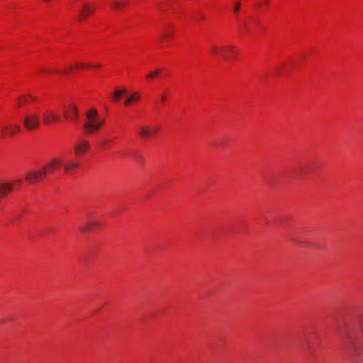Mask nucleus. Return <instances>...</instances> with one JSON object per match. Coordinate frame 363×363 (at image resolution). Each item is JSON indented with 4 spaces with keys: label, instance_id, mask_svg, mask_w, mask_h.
<instances>
[{
    "label": "nucleus",
    "instance_id": "nucleus-1",
    "mask_svg": "<svg viewBox=\"0 0 363 363\" xmlns=\"http://www.w3.org/2000/svg\"><path fill=\"white\" fill-rule=\"evenodd\" d=\"M86 118L84 128L89 134L99 130L104 124V121L99 118L98 112L95 108H91L86 112Z\"/></svg>",
    "mask_w": 363,
    "mask_h": 363
},
{
    "label": "nucleus",
    "instance_id": "nucleus-2",
    "mask_svg": "<svg viewBox=\"0 0 363 363\" xmlns=\"http://www.w3.org/2000/svg\"><path fill=\"white\" fill-rule=\"evenodd\" d=\"M211 54L215 57H220L227 59L228 55H236L235 48L232 45L212 46L210 48Z\"/></svg>",
    "mask_w": 363,
    "mask_h": 363
},
{
    "label": "nucleus",
    "instance_id": "nucleus-3",
    "mask_svg": "<svg viewBox=\"0 0 363 363\" xmlns=\"http://www.w3.org/2000/svg\"><path fill=\"white\" fill-rule=\"evenodd\" d=\"M48 174L47 168H42L40 170L30 169L27 172L25 176L26 182L30 184H35L43 180Z\"/></svg>",
    "mask_w": 363,
    "mask_h": 363
},
{
    "label": "nucleus",
    "instance_id": "nucleus-4",
    "mask_svg": "<svg viewBox=\"0 0 363 363\" xmlns=\"http://www.w3.org/2000/svg\"><path fill=\"white\" fill-rule=\"evenodd\" d=\"M23 126L28 131L37 129L40 125V121L36 113H30L23 117Z\"/></svg>",
    "mask_w": 363,
    "mask_h": 363
},
{
    "label": "nucleus",
    "instance_id": "nucleus-5",
    "mask_svg": "<svg viewBox=\"0 0 363 363\" xmlns=\"http://www.w3.org/2000/svg\"><path fill=\"white\" fill-rule=\"evenodd\" d=\"M95 10V6L89 3H84L79 10L77 19L79 22H82L87 19Z\"/></svg>",
    "mask_w": 363,
    "mask_h": 363
},
{
    "label": "nucleus",
    "instance_id": "nucleus-6",
    "mask_svg": "<svg viewBox=\"0 0 363 363\" xmlns=\"http://www.w3.org/2000/svg\"><path fill=\"white\" fill-rule=\"evenodd\" d=\"M90 148V143L86 140H79L74 145V154L77 156L83 155L87 152Z\"/></svg>",
    "mask_w": 363,
    "mask_h": 363
},
{
    "label": "nucleus",
    "instance_id": "nucleus-7",
    "mask_svg": "<svg viewBox=\"0 0 363 363\" xmlns=\"http://www.w3.org/2000/svg\"><path fill=\"white\" fill-rule=\"evenodd\" d=\"M21 131V126L18 124H9L2 130L1 138L12 137Z\"/></svg>",
    "mask_w": 363,
    "mask_h": 363
},
{
    "label": "nucleus",
    "instance_id": "nucleus-8",
    "mask_svg": "<svg viewBox=\"0 0 363 363\" xmlns=\"http://www.w3.org/2000/svg\"><path fill=\"white\" fill-rule=\"evenodd\" d=\"M43 122L45 125H49L51 123L58 121L60 117L51 110H45L42 114Z\"/></svg>",
    "mask_w": 363,
    "mask_h": 363
},
{
    "label": "nucleus",
    "instance_id": "nucleus-9",
    "mask_svg": "<svg viewBox=\"0 0 363 363\" xmlns=\"http://www.w3.org/2000/svg\"><path fill=\"white\" fill-rule=\"evenodd\" d=\"M158 130L157 126L143 125L139 130V135L143 138H147L156 134Z\"/></svg>",
    "mask_w": 363,
    "mask_h": 363
},
{
    "label": "nucleus",
    "instance_id": "nucleus-10",
    "mask_svg": "<svg viewBox=\"0 0 363 363\" xmlns=\"http://www.w3.org/2000/svg\"><path fill=\"white\" fill-rule=\"evenodd\" d=\"M64 116L73 121L77 120L79 117L77 108L73 105L69 106L64 113Z\"/></svg>",
    "mask_w": 363,
    "mask_h": 363
},
{
    "label": "nucleus",
    "instance_id": "nucleus-11",
    "mask_svg": "<svg viewBox=\"0 0 363 363\" xmlns=\"http://www.w3.org/2000/svg\"><path fill=\"white\" fill-rule=\"evenodd\" d=\"M62 159L60 157H56L50 161L43 168L48 169V173L53 172L56 168H57L62 164Z\"/></svg>",
    "mask_w": 363,
    "mask_h": 363
},
{
    "label": "nucleus",
    "instance_id": "nucleus-12",
    "mask_svg": "<svg viewBox=\"0 0 363 363\" xmlns=\"http://www.w3.org/2000/svg\"><path fill=\"white\" fill-rule=\"evenodd\" d=\"M78 167L79 163L74 160H70L63 164L64 172L67 174L71 173Z\"/></svg>",
    "mask_w": 363,
    "mask_h": 363
},
{
    "label": "nucleus",
    "instance_id": "nucleus-13",
    "mask_svg": "<svg viewBox=\"0 0 363 363\" xmlns=\"http://www.w3.org/2000/svg\"><path fill=\"white\" fill-rule=\"evenodd\" d=\"M13 189V185L11 183H0V197L5 196Z\"/></svg>",
    "mask_w": 363,
    "mask_h": 363
},
{
    "label": "nucleus",
    "instance_id": "nucleus-14",
    "mask_svg": "<svg viewBox=\"0 0 363 363\" xmlns=\"http://www.w3.org/2000/svg\"><path fill=\"white\" fill-rule=\"evenodd\" d=\"M33 99L35 100V99L32 96H21L17 99V106L21 107L24 105L30 104Z\"/></svg>",
    "mask_w": 363,
    "mask_h": 363
},
{
    "label": "nucleus",
    "instance_id": "nucleus-15",
    "mask_svg": "<svg viewBox=\"0 0 363 363\" xmlns=\"http://www.w3.org/2000/svg\"><path fill=\"white\" fill-rule=\"evenodd\" d=\"M140 94L139 92H134L130 96H128L125 101L124 104L125 106L129 105L132 102L137 101L140 99Z\"/></svg>",
    "mask_w": 363,
    "mask_h": 363
},
{
    "label": "nucleus",
    "instance_id": "nucleus-16",
    "mask_svg": "<svg viewBox=\"0 0 363 363\" xmlns=\"http://www.w3.org/2000/svg\"><path fill=\"white\" fill-rule=\"evenodd\" d=\"M126 3H127L126 0H121V1L113 0L112 6L114 9H121L126 4Z\"/></svg>",
    "mask_w": 363,
    "mask_h": 363
},
{
    "label": "nucleus",
    "instance_id": "nucleus-17",
    "mask_svg": "<svg viewBox=\"0 0 363 363\" xmlns=\"http://www.w3.org/2000/svg\"><path fill=\"white\" fill-rule=\"evenodd\" d=\"M126 91L125 89H116L113 94V100L118 101L120 97L123 94H125Z\"/></svg>",
    "mask_w": 363,
    "mask_h": 363
},
{
    "label": "nucleus",
    "instance_id": "nucleus-18",
    "mask_svg": "<svg viewBox=\"0 0 363 363\" xmlns=\"http://www.w3.org/2000/svg\"><path fill=\"white\" fill-rule=\"evenodd\" d=\"M94 225V223L91 220H89L86 225L80 227V230L84 233Z\"/></svg>",
    "mask_w": 363,
    "mask_h": 363
},
{
    "label": "nucleus",
    "instance_id": "nucleus-19",
    "mask_svg": "<svg viewBox=\"0 0 363 363\" xmlns=\"http://www.w3.org/2000/svg\"><path fill=\"white\" fill-rule=\"evenodd\" d=\"M160 69H155L153 72L147 74L146 78L147 79H153L155 77H157L160 74Z\"/></svg>",
    "mask_w": 363,
    "mask_h": 363
},
{
    "label": "nucleus",
    "instance_id": "nucleus-20",
    "mask_svg": "<svg viewBox=\"0 0 363 363\" xmlns=\"http://www.w3.org/2000/svg\"><path fill=\"white\" fill-rule=\"evenodd\" d=\"M171 36H172V34H171V33L167 29L164 30L163 34H162V37L163 38H169Z\"/></svg>",
    "mask_w": 363,
    "mask_h": 363
},
{
    "label": "nucleus",
    "instance_id": "nucleus-21",
    "mask_svg": "<svg viewBox=\"0 0 363 363\" xmlns=\"http://www.w3.org/2000/svg\"><path fill=\"white\" fill-rule=\"evenodd\" d=\"M75 68H76V69H84V68H88V65H86V64H84V63H79V64L76 65Z\"/></svg>",
    "mask_w": 363,
    "mask_h": 363
},
{
    "label": "nucleus",
    "instance_id": "nucleus-22",
    "mask_svg": "<svg viewBox=\"0 0 363 363\" xmlns=\"http://www.w3.org/2000/svg\"><path fill=\"white\" fill-rule=\"evenodd\" d=\"M240 8V3H237L233 7V11L235 13H238Z\"/></svg>",
    "mask_w": 363,
    "mask_h": 363
},
{
    "label": "nucleus",
    "instance_id": "nucleus-23",
    "mask_svg": "<svg viewBox=\"0 0 363 363\" xmlns=\"http://www.w3.org/2000/svg\"><path fill=\"white\" fill-rule=\"evenodd\" d=\"M263 3H264L265 5H267H267L269 4V0H264V1H263Z\"/></svg>",
    "mask_w": 363,
    "mask_h": 363
},
{
    "label": "nucleus",
    "instance_id": "nucleus-24",
    "mask_svg": "<svg viewBox=\"0 0 363 363\" xmlns=\"http://www.w3.org/2000/svg\"><path fill=\"white\" fill-rule=\"evenodd\" d=\"M161 99H162L163 101H165V99H166V96H165V95H164V94H162V95L161 96Z\"/></svg>",
    "mask_w": 363,
    "mask_h": 363
},
{
    "label": "nucleus",
    "instance_id": "nucleus-25",
    "mask_svg": "<svg viewBox=\"0 0 363 363\" xmlns=\"http://www.w3.org/2000/svg\"><path fill=\"white\" fill-rule=\"evenodd\" d=\"M94 67H96V68L100 67V65L97 64V65H96L94 66Z\"/></svg>",
    "mask_w": 363,
    "mask_h": 363
},
{
    "label": "nucleus",
    "instance_id": "nucleus-26",
    "mask_svg": "<svg viewBox=\"0 0 363 363\" xmlns=\"http://www.w3.org/2000/svg\"><path fill=\"white\" fill-rule=\"evenodd\" d=\"M21 182V180L16 181V183H19L20 184Z\"/></svg>",
    "mask_w": 363,
    "mask_h": 363
}]
</instances>
